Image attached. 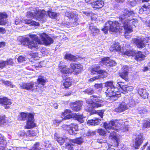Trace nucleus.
<instances>
[{"label":"nucleus","instance_id":"nucleus-21","mask_svg":"<svg viewBox=\"0 0 150 150\" xmlns=\"http://www.w3.org/2000/svg\"><path fill=\"white\" fill-rule=\"evenodd\" d=\"M104 4V2L103 1L99 0H97L91 3L92 7L95 9L102 8Z\"/></svg>","mask_w":150,"mask_h":150},{"label":"nucleus","instance_id":"nucleus-20","mask_svg":"<svg viewBox=\"0 0 150 150\" xmlns=\"http://www.w3.org/2000/svg\"><path fill=\"white\" fill-rule=\"evenodd\" d=\"M143 134L140 133L139 134L137 135L136 137L135 140V145L136 148H138L139 146L143 142V139L142 137Z\"/></svg>","mask_w":150,"mask_h":150},{"label":"nucleus","instance_id":"nucleus-39","mask_svg":"<svg viewBox=\"0 0 150 150\" xmlns=\"http://www.w3.org/2000/svg\"><path fill=\"white\" fill-rule=\"evenodd\" d=\"M74 19V21L71 23L70 24V25L71 26L76 27L79 24V21L78 16H75V18Z\"/></svg>","mask_w":150,"mask_h":150},{"label":"nucleus","instance_id":"nucleus-8","mask_svg":"<svg viewBox=\"0 0 150 150\" xmlns=\"http://www.w3.org/2000/svg\"><path fill=\"white\" fill-rule=\"evenodd\" d=\"M20 87L23 89L27 90L37 91L40 86H37V83L36 82H30L28 83H23L20 85Z\"/></svg>","mask_w":150,"mask_h":150},{"label":"nucleus","instance_id":"nucleus-15","mask_svg":"<svg viewBox=\"0 0 150 150\" xmlns=\"http://www.w3.org/2000/svg\"><path fill=\"white\" fill-rule=\"evenodd\" d=\"M123 49H121L120 46L118 42L115 43L110 48V50L111 52H113L114 51H116L118 52L119 54H122L123 51Z\"/></svg>","mask_w":150,"mask_h":150},{"label":"nucleus","instance_id":"nucleus-47","mask_svg":"<svg viewBox=\"0 0 150 150\" xmlns=\"http://www.w3.org/2000/svg\"><path fill=\"white\" fill-rule=\"evenodd\" d=\"M95 88L98 91L101 90L102 88L103 85L102 83H96L94 85Z\"/></svg>","mask_w":150,"mask_h":150},{"label":"nucleus","instance_id":"nucleus-58","mask_svg":"<svg viewBox=\"0 0 150 150\" xmlns=\"http://www.w3.org/2000/svg\"><path fill=\"white\" fill-rule=\"evenodd\" d=\"M108 150H115L114 146H109Z\"/></svg>","mask_w":150,"mask_h":150},{"label":"nucleus","instance_id":"nucleus-24","mask_svg":"<svg viewBox=\"0 0 150 150\" xmlns=\"http://www.w3.org/2000/svg\"><path fill=\"white\" fill-rule=\"evenodd\" d=\"M7 14L5 13H0V25H4L7 22Z\"/></svg>","mask_w":150,"mask_h":150},{"label":"nucleus","instance_id":"nucleus-48","mask_svg":"<svg viewBox=\"0 0 150 150\" xmlns=\"http://www.w3.org/2000/svg\"><path fill=\"white\" fill-rule=\"evenodd\" d=\"M85 93H87L89 95H91L94 93V91L90 88H88L83 91Z\"/></svg>","mask_w":150,"mask_h":150},{"label":"nucleus","instance_id":"nucleus-9","mask_svg":"<svg viewBox=\"0 0 150 150\" xmlns=\"http://www.w3.org/2000/svg\"><path fill=\"white\" fill-rule=\"evenodd\" d=\"M63 127L71 135H75L77 133V131L79 130L78 125L74 124L69 125H64L63 126Z\"/></svg>","mask_w":150,"mask_h":150},{"label":"nucleus","instance_id":"nucleus-59","mask_svg":"<svg viewBox=\"0 0 150 150\" xmlns=\"http://www.w3.org/2000/svg\"><path fill=\"white\" fill-rule=\"evenodd\" d=\"M61 122V120H55L53 121V123L55 124L56 123H59Z\"/></svg>","mask_w":150,"mask_h":150},{"label":"nucleus","instance_id":"nucleus-35","mask_svg":"<svg viewBox=\"0 0 150 150\" xmlns=\"http://www.w3.org/2000/svg\"><path fill=\"white\" fill-rule=\"evenodd\" d=\"M122 51H123V54H120L122 55H124L129 56H132L134 54V52L132 50H126L125 51H124L123 49Z\"/></svg>","mask_w":150,"mask_h":150},{"label":"nucleus","instance_id":"nucleus-61","mask_svg":"<svg viewBox=\"0 0 150 150\" xmlns=\"http://www.w3.org/2000/svg\"><path fill=\"white\" fill-rule=\"evenodd\" d=\"M32 56L33 58H35L38 56V54L37 53H33L32 54Z\"/></svg>","mask_w":150,"mask_h":150},{"label":"nucleus","instance_id":"nucleus-38","mask_svg":"<svg viewBox=\"0 0 150 150\" xmlns=\"http://www.w3.org/2000/svg\"><path fill=\"white\" fill-rule=\"evenodd\" d=\"M70 140L71 141H69L70 142L72 141L73 142L79 144H81L83 142V139L82 137L78 138L75 139Z\"/></svg>","mask_w":150,"mask_h":150},{"label":"nucleus","instance_id":"nucleus-54","mask_svg":"<svg viewBox=\"0 0 150 150\" xmlns=\"http://www.w3.org/2000/svg\"><path fill=\"white\" fill-rule=\"evenodd\" d=\"M143 126L144 128H147L150 127V121H146L144 123Z\"/></svg>","mask_w":150,"mask_h":150},{"label":"nucleus","instance_id":"nucleus-25","mask_svg":"<svg viewBox=\"0 0 150 150\" xmlns=\"http://www.w3.org/2000/svg\"><path fill=\"white\" fill-rule=\"evenodd\" d=\"M13 62L11 59H9L6 61H0V68H2L7 65H12Z\"/></svg>","mask_w":150,"mask_h":150},{"label":"nucleus","instance_id":"nucleus-12","mask_svg":"<svg viewBox=\"0 0 150 150\" xmlns=\"http://www.w3.org/2000/svg\"><path fill=\"white\" fill-rule=\"evenodd\" d=\"M29 118L28 119L25 128L27 129L35 127L36 124L34 122V115H30L29 116Z\"/></svg>","mask_w":150,"mask_h":150},{"label":"nucleus","instance_id":"nucleus-33","mask_svg":"<svg viewBox=\"0 0 150 150\" xmlns=\"http://www.w3.org/2000/svg\"><path fill=\"white\" fill-rule=\"evenodd\" d=\"M71 82L72 79L69 77H68L65 79L63 85L65 88H68L71 85Z\"/></svg>","mask_w":150,"mask_h":150},{"label":"nucleus","instance_id":"nucleus-11","mask_svg":"<svg viewBox=\"0 0 150 150\" xmlns=\"http://www.w3.org/2000/svg\"><path fill=\"white\" fill-rule=\"evenodd\" d=\"M148 38H140L135 39L134 42L135 43L137 47L140 49L142 48L145 47L146 43L148 42Z\"/></svg>","mask_w":150,"mask_h":150},{"label":"nucleus","instance_id":"nucleus-1","mask_svg":"<svg viewBox=\"0 0 150 150\" xmlns=\"http://www.w3.org/2000/svg\"><path fill=\"white\" fill-rule=\"evenodd\" d=\"M133 11L125 9L123 12V14H121L119 17L120 22L122 23H119L117 21L114 22L111 21H108L105 23V26L102 30L105 33H106L109 30L112 32H120V27H123L125 30V36L126 38L130 37V33L133 31L132 25L136 27L137 25L138 21L136 19L133 18L134 15Z\"/></svg>","mask_w":150,"mask_h":150},{"label":"nucleus","instance_id":"nucleus-42","mask_svg":"<svg viewBox=\"0 0 150 150\" xmlns=\"http://www.w3.org/2000/svg\"><path fill=\"white\" fill-rule=\"evenodd\" d=\"M65 57L66 59H68L70 60L74 61L76 59V57L70 54L65 55Z\"/></svg>","mask_w":150,"mask_h":150},{"label":"nucleus","instance_id":"nucleus-16","mask_svg":"<svg viewBox=\"0 0 150 150\" xmlns=\"http://www.w3.org/2000/svg\"><path fill=\"white\" fill-rule=\"evenodd\" d=\"M128 67L126 66L123 67L122 71L120 73V76L125 81L128 80Z\"/></svg>","mask_w":150,"mask_h":150},{"label":"nucleus","instance_id":"nucleus-14","mask_svg":"<svg viewBox=\"0 0 150 150\" xmlns=\"http://www.w3.org/2000/svg\"><path fill=\"white\" fill-rule=\"evenodd\" d=\"M61 62L59 64V67L61 73L63 74H67L72 72V70L67 67L66 66Z\"/></svg>","mask_w":150,"mask_h":150},{"label":"nucleus","instance_id":"nucleus-63","mask_svg":"<svg viewBox=\"0 0 150 150\" xmlns=\"http://www.w3.org/2000/svg\"><path fill=\"white\" fill-rule=\"evenodd\" d=\"M71 94V93L70 91H68L67 93L66 94L63 95L64 96H70Z\"/></svg>","mask_w":150,"mask_h":150},{"label":"nucleus","instance_id":"nucleus-46","mask_svg":"<svg viewBox=\"0 0 150 150\" xmlns=\"http://www.w3.org/2000/svg\"><path fill=\"white\" fill-rule=\"evenodd\" d=\"M6 141L5 140L4 137L2 135L0 134V145H5Z\"/></svg>","mask_w":150,"mask_h":150},{"label":"nucleus","instance_id":"nucleus-26","mask_svg":"<svg viewBox=\"0 0 150 150\" xmlns=\"http://www.w3.org/2000/svg\"><path fill=\"white\" fill-rule=\"evenodd\" d=\"M89 28L93 35L98 34L99 33V30L96 26H94L93 24L89 25Z\"/></svg>","mask_w":150,"mask_h":150},{"label":"nucleus","instance_id":"nucleus-44","mask_svg":"<svg viewBox=\"0 0 150 150\" xmlns=\"http://www.w3.org/2000/svg\"><path fill=\"white\" fill-rule=\"evenodd\" d=\"M47 13L49 16L51 18H55L57 16V14L55 12L48 11Z\"/></svg>","mask_w":150,"mask_h":150},{"label":"nucleus","instance_id":"nucleus-22","mask_svg":"<svg viewBox=\"0 0 150 150\" xmlns=\"http://www.w3.org/2000/svg\"><path fill=\"white\" fill-rule=\"evenodd\" d=\"M0 104L3 105H10L12 104L11 100L8 99L6 97H5L2 98H0ZM9 108V106H6L5 108L8 109Z\"/></svg>","mask_w":150,"mask_h":150},{"label":"nucleus","instance_id":"nucleus-49","mask_svg":"<svg viewBox=\"0 0 150 150\" xmlns=\"http://www.w3.org/2000/svg\"><path fill=\"white\" fill-rule=\"evenodd\" d=\"M27 134L30 137L34 136L36 135V133L34 131L29 130L27 132Z\"/></svg>","mask_w":150,"mask_h":150},{"label":"nucleus","instance_id":"nucleus-45","mask_svg":"<svg viewBox=\"0 0 150 150\" xmlns=\"http://www.w3.org/2000/svg\"><path fill=\"white\" fill-rule=\"evenodd\" d=\"M1 81L2 83H4L5 85L10 86L11 88H13L15 86L13 85L12 84L10 81H5L4 80H1Z\"/></svg>","mask_w":150,"mask_h":150},{"label":"nucleus","instance_id":"nucleus-27","mask_svg":"<svg viewBox=\"0 0 150 150\" xmlns=\"http://www.w3.org/2000/svg\"><path fill=\"white\" fill-rule=\"evenodd\" d=\"M57 135L56 134H55V139L61 145H62L65 141L67 142L68 141H71L70 139L68 138H62V137H57Z\"/></svg>","mask_w":150,"mask_h":150},{"label":"nucleus","instance_id":"nucleus-62","mask_svg":"<svg viewBox=\"0 0 150 150\" xmlns=\"http://www.w3.org/2000/svg\"><path fill=\"white\" fill-rule=\"evenodd\" d=\"M149 69V68L147 67H144L142 69V71L144 72H146Z\"/></svg>","mask_w":150,"mask_h":150},{"label":"nucleus","instance_id":"nucleus-10","mask_svg":"<svg viewBox=\"0 0 150 150\" xmlns=\"http://www.w3.org/2000/svg\"><path fill=\"white\" fill-rule=\"evenodd\" d=\"M100 67L98 65H96L93 67L91 70V73L93 74H95L97 73L100 74V75L98 76H101L104 77V78L107 76L108 75V74L107 72L105 71L100 70Z\"/></svg>","mask_w":150,"mask_h":150},{"label":"nucleus","instance_id":"nucleus-2","mask_svg":"<svg viewBox=\"0 0 150 150\" xmlns=\"http://www.w3.org/2000/svg\"><path fill=\"white\" fill-rule=\"evenodd\" d=\"M40 36L41 38L40 40L38 38V36L35 35H29L30 37L34 41H31L30 40L26 37H20L18 38L21 44L26 45L28 47L31 49L38 48L36 42L38 44H44L45 45H48L53 43V40L45 33H43L40 34Z\"/></svg>","mask_w":150,"mask_h":150},{"label":"nucleus","instance_id":"nucleus-17","mask_svg":"<svg viewBox=\"0 0 150 150\" xmlns=\"http://www.w3.org/2000/svg\"><path fill=\"white\" fill-rule=\"evenodd\" d=\"M102 61L103 64L107 66H113L115 65L116 63L115 61L110 59L109 57H106L102 59Z\"/></svg>","mask_w":150,"mask_h":150},{"label":"nucleus","instance_id":"nucleus-28","mask_svg":"<svg viewBox=\"0 0 150 150\" xmlns=\"http://www.w3.org/2000/svg\"><path fill=\"white\" fill-rule=\"evenodd\" d=\"M138 93L139 95L144 98H148V93L145 89H139L138 90Z\"/></svg>","mask_w":150,"mask_h":150},{"label":"nucleus","instance_id":"nucleus-55","mask_svg":"<svg viewBox=\"0 0 150 150\" xmlns=\"http://www.w3.org/2000/svg\"><path fill=\"white\" fill-rule=\"evenodd\" d=\"M104 112V110H101L97 111L96 113H98V115L100 116L101 118H102L103 117V115Z\"/></svg>","mask_w":150,"mask_h":150},{"label":"nucleus","instance_id":"nucleus-60","mask_svg":"<svg viewBox=\"0 0 150 150\" xmlns=\"http://www.w3.org/2000/svg\"><path fill=\"white\" fill-rule=\"evenodd\" d=\"M0 33H6L5 29L0 28Z\"/></svg>","mask_w":150,"mask_h":150},{"label":"nucleus","instance_id":"nucleus-18","mask_svg":"<svg viewBox=\"0 0 150 150\" xmlns=\"http://www.w3.org/2000/svg\"><path fill=\"white\" fill-rule=\"evenodd\" d=\"M82 105V101L79 100L76 101L72 103L73 106H72L71 108L75 111H79L81 110Z\"/></svg>","mask_w":150,"mask_h":150},{"label":"nucleus","instance_id":"nucleus-56","mask_svg":"<svg viewBox=\"0 0 150 150\" xmlns=\"http://www.w3.org/2000/svg\"><path fill=\"white\" fill-rule=\"evenodd\" d=\"M31 150H40V149L39 148L38 144L36 143V144L34 145V147Z\"/></svg>","mask_w":150,"mask_h":150},{"label":"nucleus","instance_id":"nucleus-40","mask_svg":"<svg viewBox=\"0 0 150 150\" xmlns=\"http://www.w3.org/2000/svg\"><path fill=\"white\" fill-rule=\"evenodd\" d=\"M144 11V13L146 14L149 13L150 11V5H144L142 7Z\"/></svg>","mask_w":150,"mask_h":150},{"label":"nucleus","instance_id":"nucleus-31","mask_svg":"<svg viewBox=\"0 0 150 150\" xmlns=\"http://www.w3.org/2000/svg\"><path fill=\"white\" fill-rule=\"evenodd\" d=\"M125 100L127 105H128L131 107L134 106L136 103L134 100L131 98L129 99L127 98Z\"/></svg>","mask_w":150,"mask_h":150},{"label":"nucleus","instance_id":"nucleus-51","mask_svg":"<svg viewBox=\"0 0 150 150\" xmlns=\"http://www.w3.org/2000/svg\"><path fill=\"white\" fill-rule=\"evenodd\" d=\"M100 78H104V77L101 76H97L91 78L89 79V81H93L96 80Z\"/></svg>","mask_w":150,"mask_h":150},{"label":"nucleus","instance_id":"nucleus-52","mask_svg":"<svg viewBox=\"0 0 150 150\" xmlns=\"http://www.w3.org/2000/svg\"><path fill=\"white\" fill-rule=\"evenodd\" d=\"M97 132L98 133L102 135H104L106 133V132L105 130L101 129H98Z\"/></svg>","mask_w":150,"mask_h":150},{"label":"nucleus","instance_id":"nucleus-34","mask_svg":"<svg viewBox=\"0 0 150 150\" xmlns=\"http://www.w3.org/2000/svg\"><path fill=\"white\" fill-rule=\"evenodd\" d=\"M24 22L25 24L30 25L36 26L39 25V23H38L32 21L30 19H27L24 20Z\"/></svg>","mask_w":150,"mask_h":150},{"label":"nucleus","instance_id":"nucleus-6","mask_svg":"<svg viewBox=\"0 0 150 150\" xmlns=\"http://www.w3.org/2000/svg\"><path fill=\"white\" fill-rule=\"evenodd\" d=\"M31 8L33 9V12L28 11L27 13L26 16L28 17H35L39 21H41L42 19V20L45 17L46 12L44 10H38V11L36 8Z\"/></svg>","mask_w":150,"mask_h":150},{"label":"nucleus","instance_id":"nucleus-29","mask_svg":"<svg viewBox=\"0 0 150 150\" xmlns=\"http://www.w3.org/2000/svg\"><path fill=\"white\" fill-rule=\"evenodd\" d=\"M117 86L121 88L122 89L125 91H128L129 89H131L130 87L128 86L127 85H122V82L119 80H118L117 81Z\"/></svg>","mask_w":150,"mask_h":150},{"label":"nucleus","instance_id":"nucleus-50","mask_svg":"<svg viewBox=\"0 0 150 150\" xmlns=\"http://www.w3.org/2000/svg\"><path fill=\"white\" fill-rule=\"evenodd\" d=\"M6 122V117L4 116H0V125L3 124Z\"/></svg>","mask_w":150,"mask_h":150},{"label":"nucleus","instance_id":"nucleus-19","mask_svg":"<svg viewBox=\"0 0 150 150\" xmlns=\"http://www.w3.org/2000/svg\"><path fill=\"white\" fill-rule=\"evenodd\" d=\"M127 109V105L125 100V102H122L121 104H120L118 107L115 109L114 110L116 112L119 113L122 112Z\"/></svg>","mask_w":150,"mask_h":150},{"label":"nucleus","instance_id":"nucleus-32","mask_svg":"<svg viewBox=\"0 0 150 150\" xmlns=\"http://www.w3.org/2000/svg\"><path fill=\"white\" fill-rule=\"evenodd\" d=\"M37 86L40 85L44 86L46 82V79L44 77L39 76L37 79Z\"/></svg>","mask_w":150,"mask_h":150},{"label":"nucleus","instance_id":"nucleus-53","mask_svg":"<svg viewBox=\"0 0 150 150\" xmlns=\"http://www.w3.org/2000/svg\"><path fill=\"white\" fill-rule=\"evenodd\" d=\"M26 59L24 57L22 56H20L18 58V60L19 62H23L26 61Z\"/></svg>","mask_w":150,"mask_h":150},{"label":"nucleus","instance_id":"nucleus-43","mask_svg":"<svg viewBox=\"0 0 150 150\" xmlns=\"http://www.w3.org/2000/svg\"><path fill=\"white\" fill-rule=\"evenodd\" d=\"M138 0H129L127 2V4L129 6L133 7L135 5Z\"/></svg>","mask_w":150,"mask_h":150},{"label":"nucleus","instance_id":"nucleus-4","mask_svg":"<svg viewBox=\"0 0 150 150\" xmlns=\"http://www.w3.org/2000/svg\"><path fill=\"white\" fill-rule=\"evenodd\" d=\"M105 86L108 87L105 91L107 96L111 98H116L114 100L121 96V93L118 88L115 87L112 81H108L105 83Z\"/></svg>","mask_w":150,"mask_h":150},{"label":"nucleus","instance_id":"nucleus-3","mask_svg":"<svg viewBox=\"0 0 150 150\" xmlns=\"http://www.w3.org/2000/svg\"><path fill=\"white\" fill-rule=\"evenodd\" d=\"M121 122L117 120H114L109 122H105L104 123L103 126L106 129H109L110 131H108V132L110 133L109 138L112 140L116 141L118 146L119 140V136L116 134V132L112 130H115L118 131L117 127H119L120 125Z\"/></svg>","mask_w":150,"mask_h":150},{"label":"nucleus","instance_id":"nucleus-57","mask_svg":"<svg viewBox=\"0 0 150 150\" xmlns=\"http://www.w3.org/2000/svg\"><path fill=\"white\" fill-rule=\"evenodd\" d=\"M5 46V43L4 42H0V48L3 47Z\"/></svg>","mask_w":150,"mask_h":150},{"label":"nucleus","instance_id":"nucleus-36","mask_svg":"<svg viewBox=\"0 0 150 150\" xmlns=\"http://www.w3.org/2000/svg\"><path fill=\"white\" fill-rule=\"evenodd\" d=\"M65 16L69 19H73L75 18V16H78L76 15H75L73 13L71 12H67L65 13Z\"/></svg>","mask_w":150,"mask_h":150},{"label":"nucleus","instance_id":"nucleus-30","mask_svg":"<svg viewBox=\"0 0 150 150\" xmlns=\"http://www.w3.org/2000/svg\"><path fill=\"white\" fill-rule=\"evenodd\" d=\"M145 56L141 52H139L137 53L135 59L137 61L140 62L144 59Z\"/></svg>","mask_w":150,"mask_h":150},{"label":"nucleus","instance_id":"nucleus-23","mask_svg":"<svg viewBox=\"0 0 150 150\" xmlns=\"http://www.w3.org/2000/svg\"><path fill=\"white\" fill-rule=\"evenodd\" d=\"M101 121V119L95 117L92 120H88L87 122V124L89 125L95 126L99 125Z\"/></svg>","mask_w":150,"mask_h":150},{"label":"nucleus","instance_id":"nucleus-37","mask_svg":"<svg viewBox=\"0 0 150 150\" xmlns=\"http://www.w3.org/2000/svg\"><path fill=\"white\" fill-rule=\"evenodd\" d=\"M137 112L139 114H145L147 112L146 109L142 106H139L138 108Z\"/></svg>","mask_w":150,"mask_h":150},{"label":"nucleus","instance_id":"nucleus-41","mask_svg":"<svg viewBox=\"0 0 150 150\" xmlns=\"http://www.w3.org/2000/svg\"><path fill=\"white\" fill-rule=\"evenodd\" d=\"M30 115L33 114L28 113L22 112L21 113L20 115V116L21 117V120H24L26 118H27L28 119L29 118V116Z\"/></svg>","mask_w":150,"mask_h":150},{"label":"nucleus","instance_id":"nucleus-13","mask_svg":"<svg viewBox=\"0 0 150 150\" xmlns=\"http://www.w3.org/2000/svg\"><path fill=\"white\" fill-rule=\"evenodd\" d=\"M71 69L72 72H75L79 73L83 69V66L81 64H76L72 63L70 64Z\"/></svg>","mask_w":150,"mask_h":150},{"label":"nucleus","instance_id":"nucleus-7","mask_svg":"<svg viewBox=\"0 0 150 150\" xmlns=\"http://www.w3.org/2000/svg\"><path fill=\"white\" fill-rule=\"evenodd\" d=\"M71 112V111L69 110L66 109L65 110L64 112H62V115L63 116L65 115H67L62 119V120L68 119L74 117L77 120L81 123L83 122L84 120L83 118L85 117H83V115H79L76 113H74L73 115H71L70 114Z\"/></svg>","mask_w":150,"mask_h":150},{"label":"nucleus","instance_id":"nucleus-5","mask_svg":"<svg viewBox=\"0 0 150 150\" xmlns=\"http://www.w3.org/2000/svg\"><path fill=\"white\" fill-rule=\"evenodd\" d=\"M103 102L101 98L99 96L95 95L91 96V99L86 100V103L88 105L85 107V109L87 111L91 112L93 108L101 107L102 105L99 103H102Z\"/></svg>","mask_w":150,"mask_h":150},{"label":"nucleus","instance_id":"nucleus-64","mask_svg":"<svg viewBox=\"0 0 150 150\" xmlns=\"http://www.w3.org/2000/svg\"><path fill=\"white\" fill-rule=\"evenodd\" d=\"M139 13L140 14H142L143 13H144V11L143 9L142 8V7L139 9Z\"/></svg>","mask_w":150,"mask_h":150}]
</instances>
